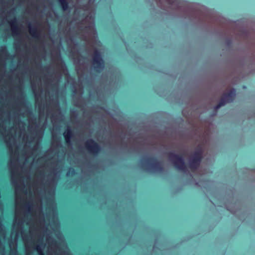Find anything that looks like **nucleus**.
Listing matches in <instances>:
<instances>
[{
  "label": "nucleus",
  "mask_w": 255,
  "mask_h": 255,
  "mask_svg": "<svg viewBox=\"0 0 255 255\" xmlns=\"http://www.w3.org/2000/svg\"><path fill=\"white\" fill-rule=\"evenodd\" d=\"M38 143L37 142V141H36L35 143H34V149L33 150H32V156H33L34 154H35V152L36 151V150L38 149Z\"/></svg>",
  "instance_id": "ddd939ff"
},
{
  "label": "nucleus",
  "mask_w": 255,
  "mask_h": 255,
  "mask_svg": "<svg viewBox=\"0 0 255 255\" xmlns=\"http://www.w3.org/2000/svg\"><path fill=\"white\" fill-rule=\"evenodd\" d=\"M35 158L34 157V158H33V161L35 160Z\"/></svg>",
  "instance_id": "f3484780"
},
{
  "label": "nucleus",
  "mask_w": 255,
  "mask_h": 255,
  "mask_svg": "<svg viewBox=\"0 0 255 255\" xmlns=\"http://www.w3.org/2000/svg\"><path fill=\"white\" fill-rule=\"evenodd\" d=\"M32 86L33 88V87H34V83L32 82Z\"/></svg>",
  "instance_id": "dca6fc26"
},
{
  "label": "nucleus",
  "mask_w": 255,
  "mask_h": 255,
  "mask_svg": "<svg viewBox=\"0 0 255 255\" xmlns=\"http://www.w3.org/2000/svg\"><path fill=\"white\" fill-rule=\"evenodd\" d=\"M12 34L14 37H18L20 35V29L18 27L15 18L9 22Z\"/></svg>",
  "instance_id": "0eeeda50"
},
{
  "label": "nucleus",
  "mask_w": 255,
  "mask_h": 255,
  "mask_svg": "<svg viewBox=\"0 0 255 255\" xmlns=\"http://www.w3.org/2000/svg\"><path fill=\"white\" fill-rule=\"evenodd\" d=\"M14 112L16 114V115H19L21 114L20 113V110H19V107H16L14 109Z\"/></svg>",
  "instance_id": "4468645a"
},
{
  "label": "nucleus",
  "mask_w": 255,
  "mask_h": 255,
  "mask_svg": "<svg viewBox=\"0 0 255 255\" xmlns=\"http://www.w3.org/2000/svg\"><path fill=\"white\" fill-rule=\"evenodd\" d=\"M201 157L202 150L200 149L196 152L194 157L190 160V168L192 170H194L199 165Z\"/></svg>",
  "instance_id": "423d86ee"
},
{
  "label": "nucleus",
  "mask_w": 255,
  "mask_h": 255,
  "mask_svg": "<svg viewBox=\"0 0 255 255\" xmlns=\"http://www.w3.org/2000/svg\"><path fill=\"white\" fill-rule=\"evenodd\" d=\"M170 159L173 162L175 166L180 170H184L185 169V165L182 158L178 155L174 153H171L170 155Z\"/></svg>",
  "instance_id": "20e7f679"
},
{
  "label": "nucleus",
  "mask_w": 255,
  "mask_h": 255,
  "mask_svg": "<svg viewBox=\"0 0 255 255\" xmlns=\"http://www.w3.org/2000/svg\"><path fill=\"white\" fill-rule=\"evenodd\" d=\"M55 183H43V174L36 175L28 191L15 194V215L11 238L21 235L26 255H71L59 231L53 204Z\"/></svg>",
  "instance_id": "f257e3e1"
},
{
  "label": "nucleus",
  "mask_w": 255,
  "mask_h": 255,
  "mask_svg": "<svg viewBox=\"0 0 255 255\" xmlns=\"http://www.w3.org/2000/svg\"><path fill=\"white\" fill-rule=\"evenodd\" d=\"M12 245L13 246V248H14V244H13L12 243H9V247L10 248H12Z\"/></svg>",
  "instance_id": "2eb2a0df"
},
{
  "label": "nucleus",
  "mask_w": 255,
  "mask_h": 255,
  "mask_svg": "<svg viewBox=\"0 0 255 255\" xmlns=\"http://www.w3.org/2000/svg\"><path fill=\"white\" fill-rule=\"evenodd\" d=\"M29 31L32 36L35 38H38L39 37V33L36 28L32 27L31 26H29Z\"/></svg>",
  "instance_id": "1a4fd4ad"
},
{
  "label": "nucleus",
  "mask_w": 255,
  "mask_h": 255,
  "mask_svg": "<svg viewBox=\"0 0 255 255\" xmlns=\"http://www.w3.org/2000/svg\"><path fill=\"white\" fill-rule=\"evenodd\" d=\"M63 134L66 142L67 143H69L70 142V138L72 135L71 130L68 128Z\"/></svg>",
  "instance_id": "9d476101"
},
{
  "label": "nucleus",
  "mask_w": 255,
  "mask_h": 255,
  "mask_svg": "<svg viewBox=\"0 0 255 255\" xmlns=\"http://www.w3.org/2000/svg\"><path fill=\"white\" fill-rule=\"evenodd\" d=\"M86 147L89 151L93 153H97L100 150L99 145L92 140L87 141Z\"/></svg>",
  "instance_id": "6e6552de"
},
{
  "label": "nucleus",
  "mask_w": 255,
  "mask_h": 255,
  "mask_svg": "<svg viewBox=\"0 0 255 255\" xmlns=\"http://www.w3.org/2000/svg\"><path fill=\"white\" fill-rule=\"evenodd\" d=\"M7 53L5 47H2L0 49V76L4 71L5 61L7 58Z\"/></svg>",
  "instance_id": "39448f33"
},
{
  "label": "nucleus",
  "mask_w": 255,
  "mask_h": 255,
  "mask_svg": "<svg viewBox=\"0 0 255 255\" xmlns=\"http://www.w3.org/2000/svg\"><path fill=\"white\" fill-rule=\"evenodd\" d=\"M60 4L62 7V8L64 10H65L67 9V2L66 0H59Z\"/></svg>",
  "instance_id": "9b49d317"
},
{
  "label": "nucleus",
  "mask_w": 255,
  "mask_h": 255,
  "mask_svg": "<svg viewBox=\"0 0 255 255\" xmlns=\"http://www.w3.org/2000/svg\"><path fill=\"white\" fill-rule=\"evenodd\" d=\"M235 95L234 90H231L225 93L223 96L219 104L216 107V109H218L221 106H224L226 103L231 102Z\"/></svg>",
  "instance_id": "7ed1b4c3"
},
{
  "label": "nucleus",
  "mask_w": 255,
  "mask_h": 255,
  "mask_svg": "<svg viewBox=\"0 0 255 255\" xmlns=\"http://www.w3.org/2000/svg\"><path fill=\"white\" fill-rule=\"evenodd\" d=\"M4 238L5 237V231L3 229L2 225L0 224V237Z\"/></svg>",
  "instance_id": "f8f14e48"
},
{
  "label": "nucleus",
  "mask_w": 255,
  "mask_h": 255,
  "mask_svg": "<svg viewBox=\"0 0 255 255\" xmlns=\"http://www.w3.org/2000/svg\"><path fill=\"white\" fill-rule=\"evenodd\" d=\"M81 27H84V32L86 34L84 36L85 38L88 41L93 49V65L96 70L99 71L104 67V63L95 45L98 44L96 40V33L94 27V18L92 14L88 16L82 21Z\"/></svg>",
  "instance_id": "f03ea898"
}]
</instances>
